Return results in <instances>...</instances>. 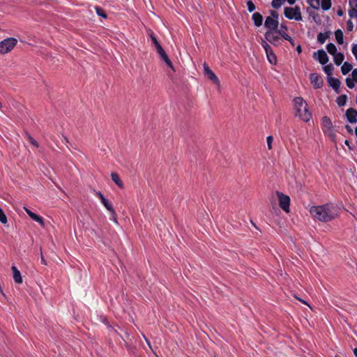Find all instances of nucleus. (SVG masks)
<instances>
[{
  "mask_svg": "<svg viewBox=\"0 0 357 357\" xmlns=\"http://www.w3.org/2000/svg\"><path fill=\"white\" fill-rule=\"evenodd\" d=\"M347 29L348 31H352L354 29V24L351 20L347 22Z\"/></svg>",
  "mask_w": 357,
  "mask_h": 357,
  "instance_id": "42",
  "label": "nucleus"
},
{
  "mask_svg": "<svg viewBox=\"0 0 357 357\" xmlns=\"http://www.w3.org/2000/svg\"><path fill=\"white\" fill-rule=\"evenodd\" d=\"M355 134H356V135L357 136V127H356V129H355Z\"/></svg>",
  "mask_w": 357,
  "mask_h": 357,
  "instance_id": "64",
  "label": "nucleus"
},
{
  "mask_svg": "<svg viewBox=\"0 0 357 357\" xmlns=\"http://www.w3.org/2000/svg\"><path fill=\"white\" fill-rule=\"evenodd\" d=\"M320 6L324 10H328L331 8V0H321Z\"/></svg>",
  "mask_w": 357,
  "mask_h": 357,
  "instance_id": "23",
  "label": "nucleus"
},
{
  "mask_svg": "<svg viewBox=\"0 0 357 357\" xmlns=\"http://www.w3.org/2000/svg\"><path fill=\"white\" fill-rule=\"evenodd\" d=\"M326 50H327L328 52L330 54H331L332 56H333L334 54H335L337 53V48L333 43H328L326 45Z\"/></svg>",
  "mask_w": 357,
  "mask_h": 357,
  "instance_id": "26",
  "label": "nucleus"
},
{
  "mask_svg": "<svg viewBox=\"0 0 357 357\" xmlns=\"http://www.w3.org/2000/svg\"><path fill=\"white\" fill-rule=\"evenodd\" d=\"M321 126L324 133L328 136L333 142H335L336 132L331 120L326 116H324L321 119Z\"/></svg>",
  "mask_w": 357,
  "mask_h": 357,
  "instance_id": "3",
  "label": "nucleus"
},
{
  "mask_svg": "<svg viewBox=\"0 0 357 357\" xmlns=\"http://www.w3.org/2000/svg\"><path fill=\"white\" fill-rule=\"evenodd\" d=\"M345 128H346L347 130L350 134H351V133L353 132V130H352V128H351L349 126L347 125V126H345Z\"/></svg>",
  "mask_w": 357,
  "mask_h": 357,
  "instance_id": "52",
  "label": "nucleus"
},
{
  "mask_svg": "<svg viewBox=\"0 0 357 357\" xmlns=\"http://www.w3.org/2000/svg\"><path fill=\"white\" fill-rule=\"evenodd\" d=\"M346 84L349 89H353L355 86V82L354 79H351V77H348L346 78Z\"/></svg>",
  "mask_w": 357,
  "mask_h": 357,
  "instance_id": "30",
  "label": "nucleus"
},
{
  "mask_svg": "<svg viewBox=\"0 0 357 357\" xmlns=\"http://www.w3.org/2000/svg\"><path fill=\"white\" fill-rule=\"evenodd\" d=\"M310 6L314 9L318 10L320 6V0H307Z\"/></svg>",
  "mask_w": 357,
  "mask_h": 357,
  "instance_id": "28",
  "label": "nucleus"
},
{
  "mask_svg": "<svg viewBox=\"0 0 357 357\" xmlns=\"http://www.w3.org/2000/svg\"><path fill=\"white\" fill-rule=\"evenodd\" d=\"M261 45L263 47V48L264 49L266 53L272 50L271 47L268 44V43L266 41L262 40Z\"/></svg>",
  "mask_w": 357,
  "mask_h": 357,
  "instance_id": "35",
  "label": "nucleus"
},
{
  "mask_svg": "<svg viewBox=\"0 0 357 357\" xmlns=\"http://www.w3.org/2000/svg\"><path fill=\"white\" fill-rule=\"evenodd\" d=\"M335 36L336 41L338 44L342 45L343 43V33L340 29H337L335 32Z\"/></svg>",
  "mask_w": 357,
  "mask_h": 357,
  "instance_id": "24",
  "label": "nucleus"
},
{
  "mask_svg": "<svg viewBox=\"0 0 357 357\" xmlns=\"http://www.w3.org/2000/svg\"><path fill=\"white\" fill-rule=\"evenodd\" d=\"M155 45V50H156L157 52L158 51L162 50L163 49L162 47L160 45V44L159 43V42L158 43H156L155 45Z\"/></svg>",
  "mask_w": 357,
  "mask_h": 357,
  "instance_id": "49",
  "label": "nucleus"
},
{
  "mask_svg": "<svg viewBox=\"0 0 357 357\" xmlns=\"http://www.w3.org/2000/svg\"><path fill=\"white\" fill-rule=\"evenodd\" d=\"M288 28L284 24H281L280 29H277V30H275L280 36L282 37V35L285 36V34H287L286 31H287Z\"/></svg>",
  "mask_w": 357,
  "mask_h": 357,
  "instance_id": "27",
  "label": "nucleus"
},
{
  "mask_svg": "<svg viewBox=\"0 0 357 357\" xmlns=\"http://www.w3.org/2000/svg\"><path fill=\"white\" fill-rule=\"evenodd\" d=\"M204 68V73L206 76L208 77L209 79H211L213 82H214L216 84H220V80L218 78V77L215 75V74L211 70L209 66L204 63L203 64Z\"/></svg>",
  "mask_w": 357,
  "mask_h": 357,
  "instance_id": "8",
  "label": "nucleus"
},
{
  "mask_svg": "<svg viewBox=\"0 0 357 357\" xmlns=\"http://www.w3.org/2000/svg\"><path fill=\"white\" fill-rule=\"evenodd\" d=\"M337 15L339 16V17H342L343 15H344V12L342 10V8H339L337 10Z\"/></svg>",
  "mask_w": 357,
  "mask_h": 357,
  "instance_id": "51",
  "label": "nucleus"
},
{
  "mask_svg": "<svg viewBox=\"0 0 357 357\" xmlns=\"http://www.w3.org/2000/svg\"><path fill=\"white\" fill-rule=\"evenodd\" d=\"M41 263L43 264L44 265H46V261H45L42 253H41Z\"/></svg>",
  "mask_w": 357,
  "mask_h": 357,
  "instance_id": "56",
  "label": "nucleus"
},
{
  "mask_svg": "<svg viewBox=\"0 0 357 357\" xmlns=\"http://www.w3.org/2000/svg\"><path fill=\"white\" fill-rule=\"evenodd\" d=\"M328 38L329 33L328 32L319 33L317 36V40L320 44H324Z\"/></svg>",
  "mask_w": 357,
  "mask_h": 357,
  "instance_id": "22",
  "label": "nucleus"
},
{
  "mask_svg": "<svg viewBox=\"0 0 357 357\" xmlns=\"http://www.w3.org/2000/svg\"><path fill=\"white\" fill-rule=\"evenodd\" d=\"M266 142L268 149H272V143L273 142V137L271 135L268 136L266 138Z\"/></svg>",
  "mask_w": 357,
  "mask_h": 357,
  "instance_id": "40",
  "label": "nucleus"
},
{
  "mask_svg": "<svg viewBox=\"0 0 357 357\" xmlns=\"http://www.w3.org/2000/svg\"><path fill=\"white\" fill-rule=\"evenodd\" d=\"M314 59L322 65L326 64L328 61V55L324 50H319L317 52H314Z\"/></svg>",
  "mask_w": 357,
  "mask_h": 357,
  "instance_id": "11",
  "label": "nucleus"
},
{
  "mask_svg": "<svg viewBox=\"0 0 357 357\" xmlns=\"http://www.w3.org/2000/svg\"><path fill=\"white\" fill-rule=\"evenodd\" d=\"M155 45V50H156L157 52L158 51L162 50L163 49L162 47L160 45V44L159 43V42L158 43H156L155 45Z\"/></svg>",
  "mask_w": 357,
  "mask_h": 357,
  "instance_id": "48",
  "label": "nucleus"
},
{
  "mask_svg": "<svg viewBox=\"0 0 357 357\" xmlns=\"http://www.w3.org/2000/svg\"><path fill=\"white\" fill-rule=\"evenodd\" d=\"M279 22L278 20L272 17H266L264 22V26L268 31H275L278 28Z\"/></svg>",
  "mask_w": 357,
  "mask_h": 357,
  "instance_id": "9",
  "label": "nucleus"
},
{
  "mask_svg": "<svg viewBox=\"0 0 357 357\" xmlns=\"http://www.w3.org/2000/svg\"><path fill=\"white\" fill-rule=\"evenodd\" d=\"M116 214L114 215V216H112V220L114 222L117 223V220H116Z\"/></svg>",
  "mask_w": 357,
  "mask_h": 357,
  "instance_id": "59",
  "label": "nucleus"
},
{
  "mask_svg": "<svg viewBox=\"0 0 357 357\" xmlns=\"http://www.w3.org/2000/svg\"><path fill=\"white\" fill-rule=\"evenodd\" d=\"M252 20L254 22V24L257 27H259L262 25L263 17L259 13H255L252 15Z\"/></svg>",
  "mask_w": 357,
  "mask_h": 357,
  "instance_id": "16",
  "label": "nucleus"
},
{
  "mask_svg": "<svg viewBox=\"0 0 357 357\" xmlns=\"http://www.w3.org/2000/svg\"><path fill=\"white\" fill-rule=\"evenodd\" d=\"M354 355L357 357V349H355L354 350Z\"/></svg>",
  "mask_w": 357,
  "mask_h": 357,
  "instance_id": "62",
  "label": "nucleus"
},
{
  "mask_svg": "<svg viewBox=\"0 0 357 357\" xmlns=\"http://www.w3.org/2000/svg\"><path fill=\"white\" fill-rule=\"evenodd\" d=\"M286 0H273L271 2V5L273 8L278 9L279 8Z\"/></svg>",
  "mask_w": 357,
  "mask_h": 357,
  "instance_id": "29",
  "label": "nucleus"
},
{
  "mask_svg": "<svg viewBox=\"0 0 357 357\" xmlns=\"http://www.w3.org/2000/svg\"><path fill=\"white\" fill-rule=\"evenodd\" d=\"M344 56L341 52H337L335 54L333 55L334 63L337 66L341 65V63L344 61Z\"/></svg>",
  "mask_w": 357,
  "mask_h": 357,
  "instance_id": "19",
  "label": "nucleus"
},
{
  "mask_svg": "<svg viewBox=\"0 0 357 357\" xmlns=\"http://www.w3.org/2000/svg\"><path fill=\"white\" fill-rule=\"evenodd\" d=\"M261 45L263 47V48L264 49L266 53L272 50L271 47L268 44V43L266 41L262 40Z\"/></svg>",
  "mask_w": 357,
  "mask_h": 357,
  "instance_id": "34",
  "label": "nucleus"
},
{
  "mask_svg": "<svg viewBox=\"0 0 357 357\" xmlns=\"http://www.w3.org/2000/svg\"><path fill=\"white\" fill-rule=\"evenodd\" d=\"M63 140L66 143H68L69 141H68V139L66 137H63Z\"/></svg>",
  "mask_w": 357,
  "mask_h": 357,
  "instance_id": "61",
  "label": "nucleus"
},
{
  "mask_svg": "<svg viewBox=\"0 0 357 357\" xmlns=\"http://www.w3.org/2000/svg\"><path fill=\"white\" fill-rule=\"evenodd\" d=\"M287 2L290 4V5H293L296 2V0H287Z\"/></svg>",
  "mask_w": 357,
  "mask_h": 357,
  "instance_id": "58",
  "label": "nucleus"
},
{
  "mask_svg": "<svg viewBox=\"0 0 357 357\" xmlns=\"http://www.w3.org/2000/svg\"><path fill=\"white\" fill-rule=\"evenodd\" d=\"M333 69V67L332 64H329L324 67V70L328 75L331 74Z\"/></svg>",
  "mask_w": 357,
  "mask_h": 357,
  "instance_id": "38",
  "label": "nucleus"
},
{
  "mask_svg": "<svg viewBox=\"0 0 357 357\" xmlns=\"http://www.w3.org/2000/svg\"><path fill=\"white\" fill-rule=\"evenodd\" d=\"M17 39L8 38L0 42V54H6L11 51L17 44Z\"/></svg>",
  "mask_w": 357,
  "mask_h": 357,
  "instance_id": "5",
  "label": "nucleus"
},
{
  "mask_svg": "<svg viewBox=\"0 0 357 357\" xmlns=\"http://www.w3.org/2000/svg\"><path fill=\"white\" fill-rule=\"evenodd\" d=\"M112 180L120 188H123V183L120 179L119 176L116 172H112L111 174Z\"/></svg>",
  "mask_w": 357,
  "mask_h": 357,
  "instance_id": "18",
  "label": "nucleus"
},
{
  "mask_svg": "<svg viewBox=\"0 0 357 357\" xmlns=\"http://www.w3.org/2000/svg\"><path fill=\"white\" fill-rule=\"evenodd\" d=\"M11 269L13 273V280L17 284L22 283V278L20 271L15 266H13Z\"/></svg>",
  "mask_w": 357,
  "mask_h": 357,
  "instance_id": "15",
  "label": "nucleus"
},
{
  "mask_svg": "<svg viewBox=\"0 0 357 357\" xmlns=\"http://www.w3.org/2000/svg\"><path fill=\"white\" fill-rule=\"evenodd\" d=\"M352 53L357 60V45H354L351 49Z\"/></svg>",
  "mask_w": 357,
  "mask_h": 357,
  "instance_id": "46",
  "label": "nucleus"
},
{
  "mask_svg": "<svg viewBox=\"0 0 357 357\" xmlns=\"http://www.w3.org/2000/svg\"><path fill=\"white\" fill-rule=\"evenodd\" d=\"M284 15L289 20H295L296 21L302 20L301 9L298 6L295 7H285Z\"/></svg>",
  "mask_w": 357,
  "mask_h": 357,
  "instance_id": "4",
  "label": "nucleus"
},
{
  "mask_svg": "<svg viewBox=\"0 0 357 357\" xmlns=\"http://www.w3.org/2000/svg\"><path fill=\"white\" fill-rule=\"evenodd\" d=\"M328 83L337 93H340V81L335 77H328Z\"/></svg>",
  "mask_w": 357,
  "mask_h": 357,
  "instance_id": "14",
  "label": "nucleus"
},
{
  "mask_svg": "<svg viewBox=\"0 0 357 357\" xmlns=\"http://www.w3.org/2000/svg\"><path fill=\"white\" fill-rule=\"evenodd\" d=\"M144 339H145V340H146V343H147V344H148V345L149 346V347H151V343H150V342H149V341L146 338V337H145L144 335Z\"/></svg>",
  "mask_w": 357,
  "mask_h": 357,
  "instance_id": "60",
  "label": "nucleus"
},
{
  "mask_svg": "<svg viewBox=\"0 0 357 357\" xmlns=\"http://www.w3.org/2000/svg\"><path fill=\"white\" fill-rule=\"evenodd\" d=\"M149 36H150V38H151V41H152V43H153V45H155L156 43H158V40H157L156 37L155 36V35L153 34V32H151V33H149Z\"/></svg>",
  "mask_w": 357,
  "mask_h": 357,
  "instance_id": "43",
  "label": "nucleus"
},
{
  "mask_svg": "<svg viewBox=\"0 0 357 357\" xmlns=\"http://www.w3.org/2000/svg\"><path fill=\"white\" fill-rule=\"evenodd\" d=\"M344 144L349 147V149H352V147L350 146V142L349 140L346 139L344 141Z\"/></svg>",
  "mask_w": 357,
  "mask_h": 357,
  "instance_id": "54",
  "label": "nucleus"
},
{
  "mask_svg": "<svg viewBox=\"0 0 357 357\" xmlns=\"http://www.w3.org/2000/svg\"><path fill=\"white\" fill-rule=\"evenodd\" d=\"M295 116L298 117L305 122H308L312 118L309 111L308 105L301 97H296L293 100Z\"/></svg>",
  "mask_w": 357,
  "mask_h": 357,
  "instance_id": "2",
  "label": "nucleus"
},
{
  "mask_svg": "<svg viewBox=\"0 0 357 357\" xmlns=\"http://www.w3.org/2000/svg\"><path fill=\"white\" fill-rule=\"evenodd\" d=\"M356 2H357V0H349V5L351 6H352Z\"/></svg>",
  "mask_w": 357,
  "mask_h": 357,
  "instance_id": "57",
  "label": "nucleus"
},
{
  "mask_svg": "<svg viewBox=\"0 0 357 357\" xmlns=\"http://www.w3.org/2000/svg\"><path fill=\"white\" fill-rule=\"evenodd\" d=\"M352 65L349 62H344L341 67V71L343 75H347L352 70Z\"/></svg>",
  "mask_w": 357,
  "mask_h": 357,
  "instance_id": "20",
  "label": "nucleus"
},
{
  "mask_svg": "<svg viewBox=\"0 0 357 357\" xmlns=\"http://www.w3.org/2000/svg\"><path fill=\"white\" fill-rule=\"evenodd\" d=\"M96 13L99 16H100V17H102L103 18H106L107 17V15L105 14V11L102 8H100L99 7H96Z\"/></svg>",
  "mask_w": 357,
  "mask_h": 357,
  "instance_id": "37",
  "label": "nucleus"
},
{
  "mask_svg": "<svg viewBox=\"0 0 357 357\" xmlns=\"http://www.w3.org/2000/svg\"><path fill=\"white\" fill-rule=\"evenodd\" d=\"M161 59L166 63V64L169 67L171 68L172 69H173V64L171 61V60L169 59L168 56L167 54H164L163 56H162Z\"/></svg>",
  "mask_w": 357,
  "mask_h": 357,
  "instance_id": "31",
  "label": "nucleus"
},
{
  "mask_svg": "<svg viewBox=\"0 0 357 357\" xmlns=\"http://www.w3.org/2000/svg\"><path fill=\"white\" fill-rule=\"evenodd\" d=\"M310 213L313 218L324 222L331 221L338 215L337 208L331 203L313 206L310 208Z\"/></svg>",
  "mask_w": 357,
  "mask_h": 357,
  "instance_id": "1",
  "label": "nucleus"
},
{
  "mask_svg": "<svg viewBox=\"0 0 357 357\" xmlns=\"http://www.w3.org/2000/svg\"><path fill=\"white\" fill-rule=\"evenodd\" d=\"M155 45V50H156L157 52L158 51L162 50L163 49L162 47L160 45V44L159 43V42L158 43H156L155 45Z\"/></svg>",
  "mask_w": 357,
  "mask_h": 357,
  "instance_id": "50",
  "label": "nucleus"
},
{
  "mask_svg": "<svg viewBox=\"0 0 357 357\" xmlns=\"http://www.w3.org/2000/svg\"><path fill=\"white\" fill-rule=\"evenodd\" d=\"M266 54L268 61L271 64H276L277 58H276V56H275V53L273 52V50L269 51L268 52L266 53Z\"/></svg>",
  "mask_w": 357,
  "mask_h": 357,
  "instance_id": "21",
  "label": "nucleus"
},
{
  "mask_svg": "<svg viewBox=\"0 0 357 357\" xmlns=\"http://www.w3.org/2000/svg\"><path fill=\"white\" fill-rule=\"evenodd\" d=\"M278 197L280 207L286 213L290 211V197L282 192H276Z\"/></svg>",
  "mask_w": 357,
  "mask_h": 357,
  "instance_id": "6",
  "label": "nucleus"
},
{
  "mask_svg": "<svg viewBox=\"0 0 357 357\" xmlns=\"http://www.w3.org/2000/svg\"><path fill=\"white\" fill-rule=\"evenodd\" d=\"M271 16L273 17L274 19H276L278 20V13L275 10H270Z\"/></svg>",
  "mask_w": 357,
  "mask_h": 357,
  "instance_id": "45",
  "label": "nucleus"
},
{
  "mask_svg": "<svg viewBox=\"0 0 357 357\" xmlns=\"http://www.w3.org/2000/svg\"><path fill=\"white\" fill-rule=\"evenodd\" d=\"M353 6H354L353 7L355 8L357 10V2L355 3Z\"/></svg>",
  "mask_w": 357,
  "mask_h": 357,
  "instance_id": "63",
  "label": "nucleus"
},
{
  "mask_svg": "<svg viewBox=\"0 0 357 357\" xmlns=\"http://www.w3.org/2000/svg\"><path fill=\"white\" fill-rule=\"evenodd\" d=\"M96 195L100 199V201H102L104 199H105L101 192H96Z\"/></svg>",
  "mask_w": 357,
  "mask_h": 357,
  "instance_id": "47",
  "label": "nucleus"
},
{
  "mask_svg": "<svg viewBox=\"0 0 357 357\" xmlns=\"http://www.w3.org/2000/svg\"><path fill=\"white\" fill-rule=\"evenodd\" d=\"M157 53L160 55V57H162V56L166 54L165 51L163 49L160 51H158Z\"/></svg>",
  "mask_w": 357,
  "mask_h": 357,
  "instance_id": "53",
  "label": "nucleus"
},
{
  "mask_svg": "<svg viewBox=\"0 0 357 357\" xmlns=\"http://www.w3.org/2000/svg\"><path fill=\"white\" fill-rule=\"evenodd\" d=\"M349 15L351 18L357 17V10L351 6V8L349 10Z\"/></svg>",
  "mask_w": 357,
  "mask_h": 357,
  "instance_id": "36",
  "label": "nucleus"
},
{
  "mask_svg": "<svg viewBox=\"0 0 357 357\" xmlns=\"http://www.w3.org/2000/svg\"><path fill=\"white\" fill-rule=\"evenodd\" d=\"M246 4H247L248 10L250 13H252L255 10V8H256L255 5L251 0L247 1Z\"/></svg>",
  "mask_w": 357,
  "mask_h": 357,
  "instance_id": "32",
  "label": "nucleus"
},
{
  "mask_svg": "<svg viewBox=\"0 0 357 357\" xmlns=\"http://www.w3.org/2000/svg\"><path fill=\"white\" fill-rule=\"evenodd\" d=\"M296 51L298 54H300L302 52V48L300 45L296 47Z\"/></svg>",
  "mask_w": 357,
  "mask_h": 357,
  "instance_id": "55",
  "label": "nucleus"
},
{
  "mask_svg": "<svg viewBox=\"0 0 357 357\" xmlns=\"http://www.w3.org/2000/svg\"><path fill=\"white\" fill-rule=\"evenodd\" d=\"M282 38L284 40H288L293 47L295 46V41H294V40L291 36H289L288 34H285V36L282 35Z\"/></svg>",
  "mask_w": 357,
  "mask_h": 357,
  "instance_id": "39",
  "label": "nucleus"
},
{
  "mask_svg": "<svg viewBox=\"0 0 357 357\" xmlns=\"http://www.w3.org/2000/svg\"><path fill=\"white\" fill-rule=\"evenodd\" d=\"M310 79L314 89L322 87L324 84L323 79L317 73H311L310 75Z\"/></svg>",
  "mask_w": 357,
  "mask_h": 357,
  "instance_id": "10",
  "label": "nucleus"
},
{
  "mask_svg": "<svg viewBox=\"0 0 357 357\" xmlns=\"http://www.w3.org/2000/svg\"><path fill=\"white\" fill-rule=\"evenodd\" d=\"M27 138L32 145L35 146L36 147H38V143L31 135H27Z\"/></svg>",
  "mask_w": 357,
  "mask_h": 357,
  "instance_id": "41",
  "label": "nucleus"
},
{
  "mask_svg": "<svg viewBox=\"0 0 357 357\" xmlns=\"http://www.w3.org/2000/svg\"><path fill=\"white\" fill-rule=\"evenodd\" d=\"M265 39L275 46L280 44V35L275 31H267L264 34Z\"/></svg>",
  "mask_w": 357,
  "mask_h": 357,
  "instance_id": "7",
  "label": "nucleus"
},
{
  "mask_svg": "<svg viewBox=\"0 0 357 357\" xmlns=\"http://www.w3.org/2000/svg\"><path fill=\"white\" fill-rule=\"evenodd\" d=\"M0 222L4 225L7 223V217L1 207H0Z\"/></svg>",
  "mask_w": 357,
  "mask_h": 357,
  "instance_id": "33",
  "label": "nucleus"
},
{
  "mask_svg": "<svg viewBox=\"0 0 357 357\" xmlns=\"http://www.w3.org/2000/svg\"><path fill=\"white\" fill-rule=\"evenodd\" d=\"M347 100V95H341L339 97H337L336 102L338 106L342 107L345 105Z\"/></svg>",
  "mask_w": 357,
  "mask_h": 357,
  "instance_id": "25",
  "label": "nucleus"
},
{
  "mask_svg": "<svg viewBox=\"0 0 357 357\" xmlns=\"http://www.w3.org/2000/svg\"><path fill=\"white\" fill-rule=\"evenodd\" d=\"M351 79H354L356 82H357V68H355L352 70L351 73Z\"/></svg>",
  "mask_w": 357,
  "mask_h": 357,
  "instance_id": "44",
  "label": "nucleus"
},
{
  "mask_svg": "<svg viewBox=\"0 0 357 357\" xmlns=\"http://www.w3.org/2000/svg\"><path fill=\"white\" fill-rule=\"evenodd\" d=\"M347 121L351 123L357 122V110L351 107L347 109L345 113Z\"/></svg>",
  "mask_w": 357,
  "mask_h": 357,
  "instance_id": "12",
  "label": "nucleus"
},
{
  "mask_svg": "<svg viewBox=\"0 0 357 357\" xmlns=\"http://www.w3.org/2000/svg\"><path fill=\"white\" fill-rule=\"evenodd\" d=\"M24 210L32 220L38 222L41 226H43V227L45 226V223H44L43 217L36 214L35 213L32 212L31 211H30L29 209H28L26 207H24Z\"/></svg>",
  "mask_w": 357,
  "mask_h": 357,
  "instance_id": "13",
  "label": "nucleus"
},
{
  "mask_svg": "<svg viewBox=\"0 0 357 357\" xmlns=\"http://www.w3.org/2000/svg\"><path fill=\"white\" fill-rule=\"evenodd\" d=\"M101 202L104 206L111 213L112 216H114L116 215V212L113 208L112 202H110L106 198L101 201Z\"/></svg>",
  "mask_w": 357,
  "mask_h": 357,
  "instance_id": "17",
  "label": "nucleus"
}]
</instances>
